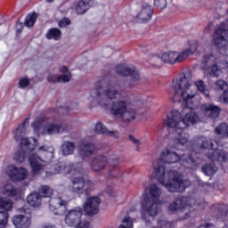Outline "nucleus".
Returning <instances> with one entry per match:
<instances>
[{
	"label": "nucleus",
	"mask_w": 228,
	"mask_h": 228,
	"mask_svg": "<svg viewBox=\"0 0 228 228\" xmlns=\"http://www.w3.org/2000/svg\"><path fill=\"white\" fill-rule=\"evenodd\" d=\"M122 86L118 83L101 82L95 93L96 102L102 108H110L112 115L127 122L136 118V111L131 108V98L122 97Z\"/></svg>",
	"instance_id": "nucleus-1"
},
{
	"label": "nucleus",
	"mask_w": 228,
	"mask_h": 228,
	"mask_svg": "<svg viewBox=\"0 0 228 228\" xmlns=\"http://www.w3.org/2000/svg\"><path fill=\"white\" fill-rule=\"evenodd\" d=\"M155 177L171 193H183L191 184L189 180H183L175 170L166 171L164 166L155 167Z\"/></svg>",
	"instance_id": "nucleus-2"
},
{
	"label": "nucleus",
	"mask_w": 228,
	"mask_h": 228,
	"mask_svg": "<svg viewBox=\"0 0 228 228\" xmlns=\"http://www.w3.org/2000/svg\"><path fill=\"white\" fill-rule=\"evenodd\" d=\"M167 126H169L168 131L175 135L174 139V148L178 151H183L188 146V142H190V134L184 132V126L183 125V120H181V113L177 110H173L167 116Z\"/></svg>",
	"instance_id": "nucleus-3"
},
{
	"label": "nucleus",
	"mask_w": 228,
	"mask_h": 228,
	"mask_svg": "<svg viewBox=\"0 0 228 228\" xmlns=\"http://www.w3.org/2000/svg\"><path fill=\"white\" fill-rule=\"evenodd\" d=\"M173 90L175 101L179 102L184 101L186 104L193 102V99L197 97V91L191 85V72L187 71L179 79L173 80Z\"/></svg>",
	"instance_id": "nucleus-4"
},
{
	"label": "nucleus",
	"mask_w": 228,
	"mask_h": 228,
	"mask_svg": "<svg viewBox=\"0 0 228 228\" xmlns=\"http://www.w3.org/2000/svg\"><path fill=\"white\" fill-rule=\"evenodd\" d=\"M191 146L193 151L199 152V151H206V149H210L208 152V159L211 161H226L227 154L224 151V149L217 148L213 149V141L208 139L204 136H197L191 140Z\"/></svg>",
	"instance_id": "nucleus-5"
},
{
	"label": "nucleus",
	"mask_w": 228,
	"mask_h": 228,
	"mask_svg": "<svg viewBox=\"0 0 228 228\" xmlns=\"http://www.w3.org/2000/svg\"><path fill=\"white\" fill-rule=\"evenodd\" d=\"M37 154L31 153L28 158L29 165L34 175H38L44 172V165H41V161L44 163H49L54 156V149L51 146L44 145L37 149Z\"/></svg>",
	"instance_id": "nucleus-6"
},
{
	"label": "nucleus",
	"mask_w": 228,
	"mask_h": 228,
	"mask_svg": "<svg viewBox=\"0 0 228 228\" xmlns=\"http://www.w3.org/2000/svg\"><path fill=\"white\" fill-rule=\"evenodd\" d=\"M44 126V122L40 119H37L32 123L34 131L39 133V134L52 136V134H60V133H69L70 131L69 126L54 122L46 123L44 126Z\"/></svg>",
	"instance_id": "nucleus-7"
},
{
	"label": "nucleus",
	"mask_w": 228,
	"mask_h": 228,
	"mask_svg": "<svg viewBox=\"0 0 228 228\" xmlns=\"http://www.w3.org/2000/svg\"><path fill=\"white\" fill-rule=\"evenodd\" d=\"M26 124H29V118H25L14 131V140H16V142L20 140V148L23 151L31 152V151H35L37 147V139L33 137L22 138V136L26 134Z\"/></svg>",
	"instance_id": "nucleus-8"
},
{
	"label": "nucleus",
	"mask_w": 228,
	"mask_h": 228,
	"mask_svg": "<svg viewBox=\"0 0 228 228\" xmlns=\"http://www.w3.org/2000/svg\"><path fill=\"white\" fill-rule=\"evenodd\" d=\"M228 28L227 23L222 22L217 26L214 34V44L221 49L222 53H224L228 56Z\"/></svg>",
	"instance_id": "nucleus-9"
},
{
	"label": "nucleus",
	"mask_w": 228,
	"mask_h": 228,
	"mask_svg": "<svg viewBox=\"0 0 228 228\" xmlns=\"http://www.w3.org/2000/svg\"><path fill=\"white\" fill-rule=\"evenodd\" d=\"M201 63L202 69H204V70H207V72L210 76H215L216 77H218V76L222 74L224 65L219 62L218 66L216 56L213 54L205 55L201 61Z\"/></svg>",
	"instance_id": "nucleus-10"
},
{
	"label": "nucleus",
	"mask_w": 228,
	"mask_h": 228,
	"mask_svg": "<svg viewBox=\"0 0 228 228\" xmlns=\"http://www.w3.org/2000/svg\"><path fill=\"white\" fill-rule=\"evenodd\" d=\"M197 51V44L195 43L193 45L183 52H168L162 54V61L164 63H181V61H184L190 54H193Z\"/></svg>",
	"instance_id": "nucleus-11"
},
{
	"label": "nucleus",
	"mask_w": 228,
	"mask_h": 228,
	"mask_svg": "<svg viewBox=\"0 0 228 228\" xmlns=\"http://www.w3.org/2000/svg\"><path fill=\"white\" fill-rule=\"evenodd\" d=\"M116 72L117 74H119V76L129 77L127 83L128 86L130 87L136 86V85L142 81L140 71H138L134 66L128 67L124 65H118L116 67Z\"/></svg>",
	"instance_id": "nucleus-12"
},
{
	"label": "nucleus",
	"mask_w": 228,
	"mask_h": 228,
	"mask_svg": "<svg viewBox=\"0 0 228 228\" xmlns=\"http://www.w3.org/2000/svg\"><path fill=\"white\" fill-rule=\"evenodd\" d=\"M178 209H182L179 216L183 220H186L191 216L192 208L188 205V198L179 197L169 205V211L175 213Z\"/></svg>",
	"instance_id": "nucleus-13"
},
{
	"label": "nucleus",
	"mask_w": 228,
	"mask_h": 228,
	"mask_svg": "<svg viewBox=\"0 0 228 228\" xmlns=\"http://www.w3.org/2000/svg\"><path fill=\"white\" fill-rule=\"evenodd\" d=\"M70 190L72 193H86V195H88L94 190V183L90 180H85L83 175L73 176Z\"/></svg>",
	"instance_id": "nucleus-14"
},
{
	"label": "nucleus",
	"mask_w": 228,
	"mask_h": 228,
	"mask_svg": "<svg viewBox=\"0 0 228 228\" xmlns=\"http://www.w3.org/2000/svg\"><path fill=\"white\" fill-rule=\"evenodd\" d=\"M80 174L83 175L85 174V169L83 167L72 168V163L70 162H60L53 167V171H47V177H52V175H56V174Z\"/></svg>",
	"instance_id": "nucleus-15"
},
{
	"label": "nucleus",
	"mask_w": 228,
	"mask_h": 228,
	"mask_svg": "<svg viewBox=\"0 0 228 228\" xmlns=\"http://www.w3.org/2000/svg\"><path fill=\"white\" fill-rule=\"evenodd\" d=\"M20 213H25L26 215H16L12 217V224L16 228H29L31 227V212L29 208H20Z\"/></svg>",
	"instance_id": "nucleus-16"
},
{
	"label": "nucleus",
	"mask_w": 228,
	"mask_h": 228,
	"mask_svg": "<svg viewBox=\"0 0 228 228\" xmlns=\"http://www.w3.org/2000/svg\"><path fill=\"white\" fill-rule=\"evenodd\" d=\"M81 216H83V209L77 207L66 211L64 222L68 227H77L81 224Z\"/></svg>",
	"instance_id": "nucleus-17"
},
{
	"label": "nucleus",
	"mask_w": 228,
	"mask_h": 228,
	"mask_svg": "<svg viewBox=\"0 0 228 228\" xmlns=\"http://www.w3.org/2000/svg\"><path fill=\"white\" fill-rule=\"evenodd\" d=\"M6 174L12 179V181H24V179H28V170L24 167L9 166Z\"/></svg>",
	"instance_id": "nucleus-18"
},
{
	"label": "nucleus",
	"mask_w": 228,
	"mask_h": 228,
	"mask_svg": "<svg viewBox=\"0 0 228 228\" xmlns=\"http://www.w3.org/2000/svg\"><path fill=\"white\" fill-rule=\"evenodd\" d=\"M161 195H163V191L161 190V187H159V184L153 183L145 189L144 200L161 202Z\"/></svg>",
	"instance_id": "nucleus-19"
},
{
	"label": "nucleus",
	"mask_w": 228,
	"mask_h": 228,
	"mask_svg": "<svg viewBox=\"0 0 228 228\" xmlns=\"http://www.w3.org/2000/svg\"><path fill=\"white\" fill-rule=\"evenodd\" d=\"M101 199L99 197H91L84 204V211L86 215L94 216L99 213Z\"/></svg>",
	"instance_id": "nucleus-20"
},
{
	"label": "nucleus",
	"mask_w": 228,
	"mask_h": 228,
	"mask_svg": "<svg viewBox=\"0 0 228 228\" xmlns=\"http://www.w3.org/2000/svg\"><path fill=\"white\" fill-rule=\"evenodd\" d=\"M143 208L150 216H158L161 213V201L144 200Z\"/></svg>",
	"instance_id": "nucleus-21"
},
{
	"label": "nucleus",
	"mask_w": 228,
	"mask_h": 228,
	"mask_svg": "<svg viewBox=\"0 0 228 228\" xmlns=\"http://www.w3.org/2000/svg\"><path fill=\"white\" fill-rule=\"evenodd\" d=\"M108 165V157L104 155H97L92 159L90 167L93 172H102Z\"/></svg>",
	"instance_id": "nucleus-22"
},
{
	"label": "nucleus",
	"mask_w": 228,
	"mask_h": 228,
	"mask_svg": "<svg viewBox=\"0 0 228 228\" xmlns=\"http://www.w3.org/2000/svg\"><path fill=\"white\" fill-rule=\"evenodd\" d=\"M154 13V8L149 4H143L142 5L141 11L138 12L136 19L139 22L146 23L152 19Z\"/></svg>",
	"instance_id": "nucleus-23"
},
{
	"label": "nucleus",
	"mask_w": 228,
	"mask_h": 228,
	"mask_svg": "<svg viewBox=\"0 0 228 228\" xmlns=\"http://www.w3.org/2000/svg\"><path fill=\"white\" fill-rule=\"evenodd\" d=\"M65 204L67 201L61 200V197L52 198L49 201V208L54 215H61L65 211Z\"/></svg>",
	"instance_id": "nucleus-24"
},
{
	"label": "nucleus",
	"mask_w": 228,
	"mask_h": 228,
	"mask_svg": "<svg viewBox=\"0 0 228 228\" xmlns=\"http://www.w3.org/2000/svg\"><path fill=\"white\" fill-rule=\"evenodd\" d=\"M61 72H65V74L61 76L56 75H49L47 77L48 83H69L70 81V78L72 77V75H70V71L67 69V67H62Z\"/></svg>",
	"instance_id": "nucleus-25"
},
{
	"label": "nucleus",
	"mask_w": 228,
	"mask_h": 228,
	"mask_svg": "<svg viewBox=\"0 0 228 228\" xmlns=\"http://www.w3.org/2000/svg\"><path fill=\"white\" fill-rule=\"evenodd\" d=\"M201 111L208 118H218L220 116V107L213 104V103H204L201 105Z\"/></svg>",
	"instance_id": "nucleus-26"
},
{
	"label": "nucleus",
	"mask_w": 228,
	"mask_h": 228,
	"mask_svg": "<svg viewBox=\"0 0 228 228\" xmlns=\"http://www.w3.org/2000/svg\"><path fill=\"white\" fill-rule=\"evenodd\" d=\"M179 159V155L175 151L170 150L163 151L160 155V161H162V163H167V165L177 163Z\"/></svg>",
	"instance_id": "nucleus-27"
},
{
	"label": "nucleus",
	"mask_w": 228,
	"mask_h": 228,
	"mask_svg": "<svg viewBox=\"0 0 228 228\" xmlns=\"http://www.w3.org/2000/svg\"><path fill=\"white\" fill-rule=\"evenodd\" d=\"M94 131L96 134H105L106 136H110L111 138H119L120 136V134L118 131H109L102 122L96 123Z\"/></svg>",
	"instance_id": "nucleus-28"
},
{
	"label": "nucleus",
	"mask_w": 228,
	"mask_h": 228,
	"mask_svg": "<svg viewBox=\"0 0 228 228\" xmlns=\"http://www.w3.org/2000/svg\"><path fill=\"white\" fill-rule=\"evenodd\" d=\"M94 4V0H80L75 3V10L78 15L86 13L90 7Z\"/></svg>",
	"instance_id": "nucleus-29"
},
{
	"label": "nucleus",
	"mask_w": 228,
	"mask_h": 228,
	"mask_svg": "<svg viewBox=\"0 0 228 228\" xmlns=\"http://www.w3.org/2000/svg\"><path fill=\"white\" fill-rule=\"evenodd\" d=\"M94 152H95V145L92 142H86L80 146L79 156L82 159L90 158Z\"/></svg>",
	"instance_id": "nucleus-30"
},
{
	"label": "nucleus",
	"mask_w": 228,
	"mask_h": 228,
	"mask_svg": "<svg viewBox=\"0 0 228 228\" xmlns=\"http://www.w3.org/2000/svg\"><path fill=\"white\" fill-rule=\"evenodd\" d=\"M180 165L184 168H195L197 167V160L193 159L191 154H183L180 159Z\"/></svg>",
	"instance_id": "nucleus-31"
},
{
	"label": "nucleus",
	"mask_w": 228,
	"mask_h": 228,
	"mask_svg": "<svg viewBox=\"0 0 228 228\" xmlns=\"http://www.w3.org/2000/svg\"><path fill=\"white\" fill-rule=\"evenodd\" d=\"M27 202L32 208H40L42 206V195L38 192H32L27 197Z\"/></svg>",
	"instance_id": "nucleus-32"
},
{
	"label": "nucleus",
	"mask_w": 228,
	"mask_h": 228,
	"mask_svg": "<svg viewBox=\"0 0 228 228\" xmlns=\"http://www.w3.org/2000/svg\"><path fill=\"white\" fill-rule=\"evenodd\" d=\"M200 118H199V115L195 111L188 112L185 117L182 119V124L183 127H186V126H190V124H197Z\"/></svg>",
	"instance_id": "nucleus-33"
},
{
	"label": "nucleus",
	"mask_w": 228,
	"mask_h": 228,
	"mask_svg": "<svg viewBox=\"0 0 228 228\" xmlns=\"http://www.w3.org/2000/svg\"><path fill=\"white\" fill-rule=\"evenodd\" d=\"M2 193L7 197H19L20 195V189H17L13 185L7 183L2 188Z\"/></svg>",
	"instance_id": "nucleus-34"
},
{
	"label": "nucleus",
	"mask_w": 228,
	"mask_h": 228,
	"mask_svg": "<svg viewBox=\"0 0 228 228\" xmlns=\"http://www.w3.org/2000/svg\"><path fill=\"white\" fill-rule=\"evenodd\" d=\"M74 151H76V143L72 142H64L61 145V152L64 156H70V154H74Z\"/></svg>",
	"instance_id": "nucleus-35"
},
{
	"label": "nucleus",
	"mask_w": 228,
	"mask_h": 228,
	"mask_svg": "<svg viewBox=\"0 0 228 228\" xmlns=\"http://www.w3.org/2000/svg\"><path fill=\"white\" fill-rule=\"evenodd\" d=\"M215 133L220 138H228V125L225 123H221L216 127Z\"/></svg>",
	"instance_id": "nucleus-36"
},
{
	"label": "nucleus",
	"mask_w": 228,
	"mask_h": 228,
	"mask_svg": "<svg viewBox=\"0 0 228 228\" xmlns=\"http://www.w3.org/2000/svg\"><path fill=\"white\" fill-rule=\"evenodd\" d=\"M217 171L218 167H216L214 163L205 164L201 167V172H203L205 175H213V174H216Z\"/></svg>",
	"instance_id": "nucleus-37"
},
{
	"label": "nucleus",
	"mask_w": 228,
	"mask_h": 228,
	"mask_svg": "<svg viewBox=\"0 0 228 228\" xmlns=\"http://www.w3.org/2000/svg\"><path fill=\"white\" fill-rule=\"evenodd\" d=\"M194 85L202 94V95H205V97H209V89H208V86H206V83H204L202 80H197L196 82H194Z\"/></svg>",
	"instance_id": "nucleus-38"
},
{
	"label": "nucleus",
	"mask_w": 228,
	"mask_h": 228,
	"mask_svg": "<svg viewBox=\"0 0 228 228\" xmlns=\"http://www.w3.org/2000/svg\"><path fill=\"white\" fill-rule=\"evenodd\" d=\"M60 37H61V30L56 28H51L46 34V38L48 40H60Z\"/></svg>",
	"instance_id": "nucleus-39"
},
{
	"label": "nucleus",
	"mask_w": 228,
	"mask_h": 228,
	"mask_svg": "<svg viewBox=\"0 0 228 228\" xmlns=\"http://www.w3.org/2000/svg\"><path fill=\"white\" fill-rule=\"evenodd\" d=\"M124 175V171L119 167L114 166L109 170V176L113 179H120Z\"/></svg>",
	"instance_id": "nucleus-40"
},
{
	"label": "nucleus",
	"mask_w": 228,
	"mask_h": 228,
	"mask_svg": "<svg viewBox=\"0 0 228 228\" xmlns=\"http://www.w3.org/2000/svg\"><path fill=\"white\" fill-rule=\"evenodd\" d=\"M39 192V195H42L41 197H44V198H49V197H52L53 196V191L51 187H49L48 185H41L39 187V190H38Z\"/></svg>",
	"instance_id": "nucleus-41"
},
{
	"label": "nucleus",
	"mask_w": 228,
	"mask_h": 228,
	"mask_svg": "<svg viewBox=\"0 0 228 228\" xmlns=\"http://www.w3.org/2000/svg\"><path fill=\"white\" fill-rule=\"evenodd\" d=\"M35 22H37V13H29L25 20V26L27 28H33L35 26Z\"/></svg>",
	"instance_id": "nucleus-42"
},
{
	"label": "nucleus",
	"mask_w": 228,
	"mask_h": 228,
	"mask_svg": "<svg viewBox=\"0 0 228 228\" xmlns=\"http://www.w3.org/2000/svg\"><path fill=\"white\" fill-rule=\"evenodd\" d=\"M0 209L10 211L12 209V201L7 199H0Z\"/></svg>",
	"instance_id": "nucleus-43"
},
{
	"label": "nucleus",
	"mask_w": 228,
	"mask_h": 228,
	"mask_svg": "<svg viewBox=\"0 0 228 228\" xmlns=\"http://www.w3.org/2000/svg\"><path fill=\"white\" fill-rule=\"evenodd\" d=\"M161 61H163V55H161V57L159 55H152L150 59V63L151 65H155V67H159L161 65Z\"/></svg>",
	"instance_id": "nucleus-44"
},
{
	"label": "nucleus",
	"mask_w": 228,
	"mask_h": 228,
	"mask_svg": "<svg viewBox=\"0 0 228 228\" xmlns=\"http://www.w3.org/2000/svg\"><path fill=\"white\" fill-rule=\"evenodd\" d=\"M122 222L123 224L119 225V228H133V220L131 217H125Z\"/></svg>",
	"instance_id": "nucleus-45"
},
{
	"label": "nucleus",
	"mask_w": 228,
	"mask_h": 228,
	"mask_svg": "<svg viewBox=\"0 0 228 228\" xmlns=\"http://www.w3.org/2000/svg\"><path fill=\"white\" fill-rule=\"evenodd\" d=\"M228 85L227 82L224 81V80H217L216 82V90H227Z\"/></svg>",
	"instance_id": "nucleus-46"
},
{
	"label": "nucleus",
	"mask_w": 228,
	"mask_h": 228,
	"mask_svg": "<svg viewBox=\"0 0 228 228\" xmlns=\"http://www.w3.org/2000/svg\"><path fill=\"white\" fill-rule=\"evenodd\" d=\"M8 224V212L0 211V225H6Z\"/></svg>",
	"instance_id": "nucleus-47"
},
{
	"label": "nucleus",
	"mask_w": 228,
	"mask_h": 228,
	"mask_svg": "<svg viewBox=\"0 0 228 228\" xmlns=\"http://www.w3.org/2000/svg\"><path fill=\"white\" fill-rule=\"evenodd\" d=\"M153 4L160 10H165L167 8V0H153Z\"/></svg>",
	"instance_id": "nucleus-48"
},
{
	"label": "nucleus",
	"mask_w": 228,
	"mask_h": 228,
	"mask_svg": "<svg viewBox=\"0 0 228 228\" xmlns=\"http://www.w3.org/2000/svg\"><path fill=\"white\" fill-rule=\"evenodd\" d=\"M14 158L18 163H22L26 159V151H17Z\"/></svg>",
	"instance_id": "nucleus-49"
},
{
	"label": "nucleus",
	"mask_w": 228,
	"mask_h": 228,
	"mask_svg": "<svg viewBox=\"0 0 228 228\" xmlns=\"http://www.w3.org/2000/svg\"><path fill=\"white\" fill-rule=\"evenodd\" d=\"M129 140L135 145V151L138 152V151H140V145H142V142L134 138L133 135H129Z\"/></svg>",
	"instance_id": "nucleus-50"
},
{
	"label": "nucleus",
	"mask_w": 228,
	"mask_h": 228,
	"mask_svg": "<svg viewBox=\"0 0 228 228\" xmlns=\"http://www.w3.org/2000/svg\"><path fill=\"white\" fill-rule=\"evenodd\" d=\"M110 161L111 165L116 167L117 165H118V163H120V158L118 157V155H110Z\"/></svg>",
	"instance_id": "nucleus-51"
},
{
	"label": "nucleus",
	"mask_w": 228,
	"mask_h": 228,
	"mask_svg": "<svg viewBox=\"0 0 228 228\" xmlns=\"http://www.w3.org/2000/svg\"><path fill=\"white\" fill-rule=\"evenodd\" d=\"M69 24H70V20H69L68 18H63V19L59 22L60 28H67V26H69Z\"/></svg>",
	"instance_id": "nucleus-52"
},
{
	"label": "nucleus",
	"mask_w": 228,
	"mask_h": 228,
	"mask_svg": "<svg viewBox=\"0 0 228 228\" xmlns=\"http://www.w3.org/2000/svg\"><path fill=\"white\" fill-rule=\"evenodd\" d=\"M19 84L21 88H26V86H29V80L28 78H21Z\"/></svg>",
	"instance_id": "nucleus-53"
},
{
	"label": "nucleus",
	"mask_w": 228,
	"mask_h": 228,
	"mask_svg": "<svg viewBox=\"0 0 228 228\" xmlns=\"http://www.w3.org/2000/svg\"><path fill=\"white\" fill-rule=\"evenodd\" d=\"M173 224L171 222H168L167 220L160 221V227L161 228H171Z\"/></svg>",
	"instance_id": "nucleus-54"
},
{
	"label": "nucleus",
	"mask_w": 228,
	"mask_h": 228,
	"mask_svg": "<svg viewBox=\"0 0 228 228\" xmlns=\"http://www.w3.org/2000/svg\"><path fill=\"white\" fill-rule=\"evenodd\" d=\"M195 206H200V208H206L208 203L204 200H196L194 202Z\"/></svg>",
	"instance_id": "nucleus-55"
},
{
	"label": "nucleus",
	"mask_w": 228,
	"mask_h": 228,
	"mask_svg": "<svg viewBox=\"0 0 228 228\" xmlns=\"http://www.w3.org/2000/svg\"><path fill=\"white\" fill-rule=\"evenodd\" d=\"M78 228H90V223L88 221H81L78 224Z\"/></svg>",
	"instance_id": "nucleus-56"
},
{
	"label": "nucleus",
	"mask_w": 228,
	"mask_h": 228,
	"mask_svg": "<svg viewBox=\"0 0 228 228\" xmlns=\"http://www.w3.org/2000/svg\"><path fill=\"white\" fill-rule=\"evenodd\" d=\"M221 102H226L228 104V92L223 93V94L220 96Z\"/></svg>",
	"instance_id": "nucleus-57"
},
{
	"label": "nucleus",
	"mask_w": 228,
	"mask_h": 228,
	"mask_svg": "<svg viewBox=\"0 0 228 228\" xmlns=\"http://www.w3.org/2000/svg\"><path fill=\"white\" fill-rule=\"evenodd\" d=\"M213 26V23H208L204 29V34L208 35L209 31H211V27Z\"/></svg>",
	"instance_id": "nucleus-58"
},
{
	"label": "nucleus",
	"mask_w": 228,
	"mask_h": 228,
	"mask_svg": "<svg viewBox=\"0 0 228 228\" xmlns=\"http://www.w3.org/2000/svg\"><path fill=\"white\" fill-rule=\"evenodd\" d=\"M41 228H58V227L51 224H43Z\"/></svg>",
	"instance_id": "nucleus-59"
},
{
	"label": "nucleus",
	"mask_w": 228,
	"mask_h": 228,
	"mask_svg": "<svg viewBox=\"0 0 228 228\" xmlns=\"http://www.w3.org/2000/svg\"><path fill=\"white\" fill-rule=\"evenodd\" d=\"M17 28V33H20L22 31V28L24 27V25L20 22L17 24V28Z\"/></svg>",
	"instance_id": "nucleus-60"
},
{
	"label": "nucleus",
	"mask_w": 228,
	"mask_h": 228,
	"mask_svg": "<svg viewBox=\"0 0 228 228\" xmlns=\"http://www.w3.org/2000/svg\"><path fill=\"white\" fill-rule=\"evenodd\" d=\"M224 69H225V70H227L228 72V62H226L224 65H223Z\"/></svg>",
	"instance_id": "nucleus-61"
},
{
	"label": "nucleus",
	"mask_w": 228,
	"mask_h": 228,
	"mask_svg": "<svg viewBox=\"0 0 228 228\" xmlns=\"http://www.w3.org/2000/svg\"><path fill=\"white\" fill-rule=\"evenodd\" d=\"M47 3H53L54 0H46Z\"/></svg>",
	"instance_id": "nucleus-62"
},
{
	"label": "nucleus",
	"mask_w": 228,
	"mask_h": 228,
	"mask_svg": "<svg viewBox=\"0 0 228 228\" xmlns=\"http://www.w3.org/2000/svg\"><path fill=\"white\" fill-rule=\"evenodd\" d=\"M146 224L149 225V222H147Z\"/></svg>",
	"instance_id": "nucleus-63"
}]
</instances>
